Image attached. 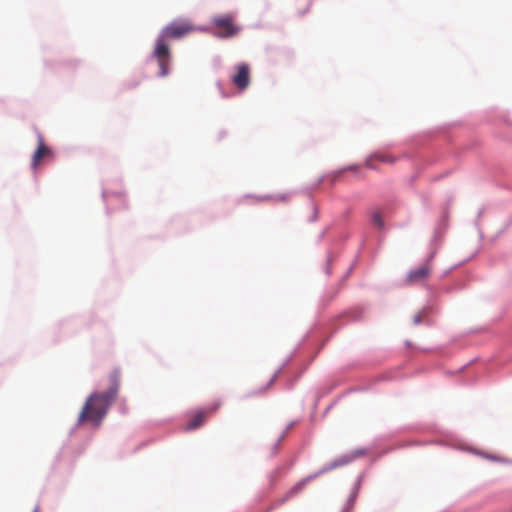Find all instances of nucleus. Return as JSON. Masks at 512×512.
Listing matches in <instances>:
<instances>
[{"label": "nucleus", "instance_id": "a211bd4d", "mask_svg": "<svg viewBox=\"0 0 512 512\" xmlns=\"http://www.w3.org/2000/svg\"><path fill=\"white\" fill-rule=\"evenodd\" d=\"M327 180L331 185H334L342 175V173H337V169L325 174Z\"/></svg>", "mask_w": 512, "mask_h": 512}, {"label": "nucleus", "instance_id": "5701e85b", "mask_svg": "<svg viewBox=\"0 0 512 512\" xmlns=\"http://www.w3.org/2000/svg\"><path fill=\"white\" fill-rule=\"evenodd\" d=\"M359 170V165L357 164H349L347 166H344L342 168L337 169V173H345L347 171L351 172H357Z\"/></svg>", "mask_w": 512, "mask_h": 512}, {"label": "nucleus", "instance_id": "393cba45", "mask_svg": "<svg viewBox=\"0 0 512 512\" xmlns=\"http://www.w3.org/2000/svg\"><path fill=\"white\" fill-rule=\"evenodd\" d=\"M392 380H393V377L388 372L382 373L375 378V382H385V381H392Z\"/></svg>", "mask_w": 512, "mask_h": 512}, {"label": "nucleus", "instance_id": "c85d7f7f", "mask_svg": "<svg viewBox=\"0 0 512 512\" xmlns=\"http://www.w3.org/2000/svg\"><path fill=\"white\" fill-rule=\"evenodd\" d=\"M426 310H427V307H424L422 309V311H420L419 313L414 315V317H413V324L414 325H419L420 323H422V313H424Z\"/></svg>", "mask_w": 512, "mask_h": 512}, {"label": "nucleus", "instance_id": "5fc2aeb1", "mask_svg": "<svg viewBox=\"0 0 512 512\" xmlns=\"http://www.w3.org/2000/svg\"><path fill=\"white\" fill-rule=\"evenodd\" d=\"M509 512H512V507L510 508Z\"/></svg>", "mask_w": 512, "mask_h": 512}, {"label": "nucleus", "instance_id": "7c9ffc66", "mask_svg": "<svg viewBox=\"0 0 512 512\" xmlns=\"http://www.w3.org/2000/svg\"><path fill=\"white\" fill-rule=\"evenodd\" d=\"M467 260H464V261H461L453 266H451L449 269L445 270L442 274V277H445L447 276L451 271H453L455 268L459 267L460 265H462L463 263H465Z\"/></svg>", "mask_w": 512, "mask_h": 512}, {"label": "nucleus", "instance_id": "ddd939ff", "mask_svg": "<svg viewBox=\"0 0 512 512\" xmlns=\"http://www.w3.org/2000/svg\"><path fill=\"white\" fill-rule=\"evenodd\" d=\"M205 411L198 409L194 417L186 424L185 431H192L199 428L204 423Z\"/></svg>", "mask_w": 512, "mask_h": 512}, {"label": "nucleus", "instance_id": "4c0bfd02", "mask_svg": "<svg viewBox=\"0 0 512 512\" xmlns=\"http://www.w3.org/2000/svg\"><path fill=\"white\" fill-rule=\"evenodd\" d=\"M198 30L203 31V32H210V33H211V31L213 30V28H210V27H208V26H200V27L198 28Z\"/></svg>", "mask_w": 512, "mask_h": 512}, {"label": "nucleus", "instance_id": "c9c22d12", "mask_svg": "<svg viewBox=\"0 0 512 512\" xmlns=\"http://www.w3.org/2000/svg\"><path fill=\"white\" fill-rule=\"evenodd\" d=\"M477 360H478V358H477V357L473 358L472 360H470L469 362H467L466 364H464L463 366H461V367L459 368V371H463L465 368H467V367H468L469 365H471L472 363H475V361H477Z\"/></svg>", "mask_w": 512, "mask_h": 512}, {"label": "nucleus", "instance_id": "e433bc0d", "mask_svg": "<svg viewBox=\"0 0 512 512\" xmlns=\"http://www.w3.org/2000/svg\"><path fill=\"white\" fill-rule=\"evenodd\" d=\"M364 247V242L361 243L359 249H357V252H356V255H355V258L353 261H355L357 263V260L358 258L360 257V254H361V250L362 248Z\"/></svg>", "mask_w": 512, "mask_h": 512}, {"label": "nucleus", "instance_id": "de8ad7c7", "mask_svg": "<svg viewBox=\"0 0 512 512\" xmlns=\"http://www.w3.org/2000/svg\"><path fill=\"white\" fill-rule=\"evenodd\" d=\"M271 196L270 195H265L263 197H261V199H269Z\"/></svg>", "mask_w": 512, "mask_h": 512}, {"label": "nucleus", "instance_id": "6ab92c4d", "mask_svg": "<svg viewBox=\"0 0 512 512\" xmlns=\"http://www.w3.org/2000/svg\"><path fill=\"white\" fill-rule=\"evenodd\" d=\"M370 389L369 386H354V387H350L348 388L343 394L342 396H346V395H349L351 393H356V392H365V391H368Z\"/></svg>", "mask_w": 512, "mask_h": 512}, {"label": "nucleus", "instance_id": "a18cd8bd", "mask_svg": "<svg viewBox=\"0 0 512 512\" xmlns=\"http://www.w3.org/2000/svg\"><path fill=\"white\" fill-rule=\"evenodd\" d=\"M61 458V452H59L57 455H56V461H59Z\"/></svg>", "mask_w": 512, "mask_h": 512}, {"label": "nucleus", "instance_id": "3c124183", "mask_svg": "<svg viewBox=\"0 0 512 512\" xmlns=\"http://www.w3.org/2000/svg\"><path fill=\"white\" fill-rule=\"evenodd\" d=\"M423 351H424V352H429V351H430V349H429V348H424V349H423Z\"/></svg>", "mask_w": 512, "mask_h": 512}, {"label": "nucleus", "instance_id": "bb28decb", "mask_svg": "<svg viewBox=\"0 0 512 512\" xmlns=\"http://www.w3.org/2000/svg\"><path fill=\"white\" fill-rule=\"evenodd\" d=\"M356 266V262L353 261L350 266L348 267V269L346 270V272L344 273V275L342 276L340 282L343 283L344 281H346V279L350 276V274L352 273V271L354 270Z\"/></svg>", "mask_w": 512, "mask_h": 512}, {"label": "nucleus", "instance_id": "1a4fd4ad", "mask_svg": "<svg viewBox=\"0 0 512 512\" xmlns=\"http://www.w3.org/2000/svg\"><path fill=\"white\" fill-rule=\"evenodd\" d=\"M308 333L304 335L302 340L297 344V346L293 349V351L287 355L285 361L278 367V369L274 372V374L271 376V378L268 380V382L261 386L258 390V392H265L275 381L278 374L286 367V365L294 358L295 354L301 347L302 343L307 339Z\"/></svg>", "mask_w": 512, "mask_h": 512}, {"label": "nucleus", "instance_id": "603ef678", "mask_svg": "<svg viewBox=\"0 0 512 512\" xmlns=\"http://www.w3.org/2000/svg\"><path fill=\"white\" fill-rule=\"evenodd\" d=\"M219 407V404H215L213 409H217Z\"/></svg>", "mask_w": 512, "mask_h": 512}, {"label": "nucleus", "instance_id": "39448f33", "mask_svg": "<svg viewBox=\"0 0 512 512\" xmlns=\"http://www.w3.org/2000/svg\"><path fill=\"white\" fill-rule=\"evenodd\" d=\"M101 197L106 204L105 211L107 215H109L113 210L128 208L125 192L122 190L108 191L103 188Z\"/></svg>", "mask_w": 512, "mask_h": 512}, {"label": "nucleus", "instance_id": "4468645a", "mask_svg": "<svg viewBox=\"0 0 512 512\" xmlns=\"http://www.w3.org/2000/svg\"><path fill=\"white\" fill-rule=\"evenodd\" d=\"M371 159H376V160H379L381 162H389V163H394L395 160H396L392 156H383V155H380L378 153H372V154L369 155V157L367 158V160L365 162V166L367 168H369V169H375V166L370 163Z\"/></svg>", "mask_w": 512, "mask_h": 512}, {"label": "nucleus", "instance_id": "c756f323", "mask_svg": "<svg viewBox=\"0 0 512 512\" xmlns=\"http://www.w3.org/2000/svg\"><path fill=\"white\" fill-rule=\"evenodd\" d=\"M216 87L218 88V90H219L220 95H221V97H222V98H228V97H230V94H228V93L224 92L223 87H222V83H221V81H220V80H218V81L216 82Z\"/></svg>", "mask_w": 512, "mask_h": 512}, {"label": "nucleus", "instance_id": "79ce46f5", "mask_svg": "<svg viewBox=\"0 0 512 512\" xmlns=\"http://www.w3.org/2000/svg\"><path fill=\"white\" fill-rule=\"evenodd\" d=\"M453 290H454V288L449 287V288H446V289H445V292H446V293H450V292H452Z\"/></svg>", "mask_w": 512, "mask_h": 512}, {"label": "nucleus", "instance_id": "f03ea898", "mask_svg": "<svg viewBox=\"0 0 512 512\" xmlns=\"http://www.w3.org/2000/svg\"><path fill=\"white\" fill-rule=\"evenodd\" d=\"M192 29L193 27L191 24L178 23L175 20L162 28L156 38L154 49L147 58V61H157L159 66L157 77L163 78L170 72L169 65L171 63L172 55L169 45L166 43L165 39H180L192 31Z\"/></svg>", "mask_w": 512, "mask_h": 512}, {"label": "nucleus", "instance_id": "c03bdc74", "mask_svg": "<svg viewBox=\"0 0 512 512\" xmlns=\"http://www.w3.org/2000/svg\"><path fill=\"white\" fill-rule=\"evenodd\" d=\"M32 512H39V505H36Z\"/></svg>", "mask_w": 512, "mask_h": 512}, {"label": "nucleus", "instance_id": "423d86ee", "mask_svg": "<svg viewBox=\"0 0 512 512\" xmlns=\"http://www.w3.org/2000/svg\"><path fill=\"white\" fill-rule=\"evenodd\" d=\"M231 82L242 92L250 83V67L247 63L241 62L236 65V73L231 76Z\"/></svg>", "mask_w": 512, "mask_h": 512}, {"label": "nucleus", "instance_id": "f257e3e1", "mask_svg": "<svg viewBox=\"0 0 512 512\" xmlns=\"http://www.w3.org/2000/svg\"><path fill=\"white\" fill-rule=\"evenodd\" d=\"M120 370L114 368L109 374V386L103 392L92 391L85 399L76 423L70 428L69 437L84 423H90L95 429L99 428L108 414L109 407L115 401L120 387Z\"/></svg>", "mask_w": 512, "mask_h": 512}, {"label": "nucleus", "instance_id": "f8f14e48", "mask_svg": "<svg viewBox=\"0 0 512 512\" xmlns=\"http://www.w3.org/2000/svg\"><path fill=\"white\" fill-rule=\"evenodd\" d=\"M429 262L430 261L426 260V262L423 265H421L420 267L411 269L407 273V280L415 281V280L424 279V278L428 277L430 274V268L428 266Z\"/></svg>", "mask_w": 512, "mask_h": 512}, {"label": "nucleus", "instance_id": "dca6fc26", "mask_svg": "<svg viewBox=\"0 0 512 512\" xmlns=\"http://www.w3.org/2000/svg\"><path fill=\"white\" fill-rule=\"evenodd\" d=\"M331 264H332V252L330 250H327L325 266H324V269H323L324 273L327 276H330L332 274Z\"/></svg>", "mask_w": 512, "mask_h": 512}, {"label": "nucleus", "instance_id": "9b49d317", "mask_svg": "<svg viewBox=\"0 0 512 512\" xmlns=\"http://www.w3.org/2000/svg\"><path fill=\"white\" fill-rule=\"evenodd\" d=\"M353 456H351L350 452L349 453H345L339 457H337L336 459H334L333 461L325 464L321 469H320V472L321 474H324L326 472H329L331 471L332 469H335V468H338V467H341L343 465H346V464H349L351 462H353Z\"/></svg>", "mask_w": 512, "mask_h": 512}, {"label": "nucleus", "instance_id": "f704fd0d", "mask_svg": "<svg viewBox=\"0 0 512 512\" xmlns=\"http://www.w3.org/2000/svg\"><path fill=\"white\" fill-rule=\"evenodd\" d=\"M417 178H418V174H417V173H415V174L411 175V176L409 177V179H408V185H409L410 187H413V186H414L415 181L417 180Z\"/></svg>", "mask_w": 512, "mask_h": 512}, {"label": "nucleus", "instance_id": "09e8293b", "mask_svg": "<svg viewBox=\"0 0 512 512\" xmlns=\"http://www.w3.org/2000/svg\"><path fill=\"white\" fill-rule=\"evenodd\" d=\"M338 291H335L334 294L331 296V299L334 298L337 295Z\"/></svg>", "mask_w": 512, "mask_h": 512}, {"label": "nucleus", "instance_id": "b1692460", "mask_svg": "<svg viewBox=\"0 0 512 512\" xmlns=\"http://www.w3.org/2000/svg\"><path fill=\"white\" fill-rule=\"evenodd\" d=\"M318 218H319V211H318V208L317 206H313V210H312V214L310 215V217L308 218V223H315L318 221Z\"/></svg>", "mask_w": 512, "mask_h": 512}, {"label": "nucleus", "instance_id": "2eb2a0df", "mask_svg": "<svg viewBox=\"0 0 512 512\" xmlns=\"http://www.w3.org/2000/svg\"><path fill=\"white\" fill-rule=\"evenodd\" d=\"M469 451L475 455H479V456H482L488 460H491V461H495V462H505L506 460L500 456H497L495 454H489V453H485L483 451H480L476 448H470Z\"/></svg>", "mask_w": 512, "mask_h": 512}, {"label": "nucleus", "instance_id": "aec40b11", "mask_svg": "<svg viewBox=\"0 0 512 512\" xmlns=\"http://www.w3.org/2000/svg\"><path fill=\"white\" fill-rule=\"evenodd\" d=\"M297 423H298V420H292V421H290V422L286 425L285 429H284V430L281 432V434L279 435V437H278L279 441H283V440H284V438L286 437V435H287L288 431H289L292 427H294Z\"/></svg>", "mask_w": 512, "mask_h": 512}, {"label": "nucleus", "instance_id": "8fccbe9b", "mask_svg": "<svg viewBox=\"0 0 512 512\" xmlns=\"http://www.w3.org/2000/svg\"><path fill=\"white\" fill-rule=\"evenodd\" d=\"M448 204H450L452 202V197H450L448 200H447Z\"/></svg>", "mask_w": 512, "mask_h": 512}, {"label": "nucleus", "instance_id": "f3484780", "mask_svg": "<svg viewBox=\"0 0 512 512\" xmlns=\"http://www.w3.org/2000/svg\"><path fill=\"white\" fill-rule=\"evenodd\" d=\"M371 220L380 228L383 229L385 227L384 219L379 211H375L372 216Z\"/></svg>", "mask_w": 512, "mask_h": 512}, {"label": "nucleus", "instance_id": "412c9836", "mask_svg": "<svg viewBox=\"0 0 512 512\" xmlns=\"http://www.w3.org/2000/svg\"><path fill=\"white\" fill-rule=\"evenodd\" d=\"M484 213V208H480L478 210V213H477V219L474 221V225L478 228V234H479V238L480 239H483L484 238V234H483V231L481 230V228L479 227V219L482 217Z\"/></svg>", "mask_w": 512, "mask_h": 512}, {"label": "nucleus", "instance_id": "7ed1b4c3", "mask_svg": "<svg viewBox=\"0 0 512 512\" xmlns=\"http://www.w3.org/2000/svg\"><path fill=\"white\" fill-rule=\"evenodd\" d=\"M210 22L214 26L211 35L218 39L231 38L241 30V27L234 22V16L229 13L216 15Z\"/></svg>", "mask_w": 512, "mask_h": 512}, {"label": "nucleus", "instance_id": "58836bf2", "mask_svg": "<svg viewBox=\"0 0 512 512\" xmlns=\"http://www.w3.org/2000/svg\"><path fill=\"white\" fill-rule=\"evenodd\" d=\"M226 135V131L225 130H222L220 131V134H219V140H221L222 138H224Z\"/></svg>", "mask_w": 512, "mask_h": 512}, {"label": "nucleus", "instance_id": "cd10ccee", "mask_svg": "<svg viewBox=\"0 0 512 512\" xmlns=\"http://www.w3.org/2000/svg\"><path fill=\"white\" fill-rule=\"evenodd\" d=\"M330 230V226H327L325 227L317 236V240H316V244L318 245L320 242L323 241V239L325 238V236L327 235V233L329 232Z\"/></svg>", "mask_w": 512, "mask_h": 512}, {"label": "nucleus", "instance_id": "37998d69", "mask_svg": "<svg viewBox=\"0 0 512 512\" xmlns=\"http://www.w3.org/2000/svg\"><path fill=\"white\" fill-rule=\"evenodd\" d=\"M146 445V442H142L140 445H138L136 447V450L140 449L142 446H145Z\"/></svg>", "mask_w": 512, "mask_h": 512}, {"label": "nucleus", "instance_id": "4be33fe9", "mask_svg": "<svg viewBox=\"0 0 512 512\" xmlns=\"http://www.w3.org/2000/svg\"><path fill=\"white\" fill-rule=\"evenodd\" d=\"M281 442L282 441H279V439L277 438V440L271 446L270 453H269L270 459L274 458L278 454Z\"/></svg>", "mask_w": 512, "mask_h": 512}, {"label": "nucleus", "instance_id": "a878e982", "mask_svg": "<svg viewBox=\"0 0 512 512\" xmlns=\"http://www.w3.org/2000/svg\"><path fill=\"white\" fill-rule=\"evenodd\" d=\"M351 456H353V460L361 457V456H364L366 454V449L364 448H358V449H354L350 452Z\"/></svg>", "mask_w": 512, "mask_h": 512}, {"label": "nucleus", "instance_id": "0eeeda50", "mask_svg": "<svg viewBox=\"0 0 512 512\" xmlns=\"http://www.w3.org/2000/svg\"><path fill=\"white\" fill-rule=\"evenodd\" d=\"M37 142V148L31 159V169H36L43 157L53 154L52 149L45 144L43 135L40 132L37 133Z\"/></svg>", "mask_w": 512, "mask_h": 512}, {"label": "nucleus", "instance_id": "72a5a7b5", "mask_svg": "<svg viewBox=\"0 0 512 512\" xmlns=\"http://www.w3.org/2000/svg\"><path fill=\"white\" fill-rule=\"evenodd\" d=\"M512 225V216L507 220L505 226L499 231V235L504 233Z\"/></svg>", "mask_w": 512, "mask_h": 512}, {"label": "nucleus", "instance_id": "473e14b6", "mask_svg": "<svg viewBox=\"0 0 512 512\" xmlns=\"http://www.w3.org/2000/svg\"><path fill=\"white\" fill-rule=\"evenodd\" d=\"M342 397H343L342 395L338 396V397H337V398H336V399H335V400H334V401H333V402H332V403H331V404H330V405L325 409L324 414H327V413L330 411V409H332V407H333L334 405H336V404L338 403V401H339Z\"/></svg>", "mask_w": 512, "mask_h": 512}, {"label": "nucleus", "instance_id": "864d4df0", "mask_svg": "<svg viewBox=\"0 0 512 512\" xmlns=\"http://www.w3.org/2000/svg\"><path fill=\"white\" fill-rule=\"evenodd\" d=\"M279 198H280L281 200H284V199H285V196L283 195V196H280Z\"/></svg>", "mask_w": 512, "mask_h": 512}, {"label": "nucleus", "instance_id": "20e7f679", "mask_svg": "<svg viewBox=\"0 0 512 512\" xmlns=\"http://www.w3.org/2000/svg\"><path fill=\"white\" fill-rule=\"evenodd\" d=\"M448 217L449 212L448 209L445 208L442 212V215L434 228L432 238L429 242L428 248L429 252L427 254V261H431L437 254L441 241L448 229Z\"/></svg>", "mask_w": 512, "mask_h": 512}, {"label": "nucleus", "instance_id": "9d476101", "mask_svg": "<svg viewBox=\"0 0 512 512\" xmlns=\"http://www.w3.org/2000/svg\"><path fill=\"white\" fill-rule=\"evenodd\" d=\"M361 483H362V475H359L357 477L355 483L353 484V486L350 490V494L340 512H350L353 509L355 501L359 495V488L361 486Z\"/></svg>", "mask_w": 512, "mask_h": 512}, {"label": "nucleus", "instance_id": "ea45409f", "mask_svg": "<svg viewBox=\"0 0 512 512\" xmlns=\"http://www.w3.org/2000/svg\"><path fill=\"white\" fill-rule=\"evenodd\" d=\"M404 344L406 347H412V342L410 340H405Z\"/></svg>", "mask_w": 512, "mask_h": 512}, {"label": "nucleus", "instance_id": "6e6552de", "mask_svg": "<svg viewBox=\"0 0 512 512\" xmlns=\"http://www.w3.org/2000/svg\"><path fill=\"white\" fill-rule=\"evenodd\" d=\"M321 472L320 470L316 471L315 473L313 474H310L304 478H302L301 480H299L298 482H296L288 491L287 493L285 494V496L281 499V503H284L286 502L287 500L295 497L296 495H298L303 489L304 487L309 483L311 482L312 480L318 478L319 476H321Z\"/></svg>", "mask_w": 512, "mask_h": 512}, {"label": "nucleus", "instance_id": "49530a36", "mask_svg": "<svg viewBox=\"0 0 512 512\" xmlns=\"http://www.w3.org/2000/svg\"><path fill=\"white\" fill-rule=\"evenodd\" d=\"M504 122H506L508 125H512V123L506 118H504Z\"/></svg>", "mask_w": 512, "mask_h": 512}, {"label": "nucleus", "instance_id": "a19ab883", "mask_svg": "<svg viewBox=\"0 0 512 512\" xmlns=\"http://www.w3.org/2000/svg\"><path fill=\"white\" fill-rule=\"evenodd\" d=\"M310 5L307 6L306 9L300 12V15H305L309 11Z\"/></svg>", "mask_w": 512, "mask_h": 512}, {"label": "nucleus", "instance_id": "2f4dec72", "mask_svg": "<svg viewBox=\"0 0 512 512\" xmlns=\"http://www.w3.org/2000/svg\"><path fill=\"white\" fill-rule=\"evenodd\" d=\"M326 175H321L313 184L312 186L310 187V189H315L317 188L325 179H326Z\"/></svg>", "mask_w": 512, "mask_h": 512}]
</instances>
